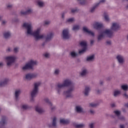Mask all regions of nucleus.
<instances>
[{
	"instance_id": "1",
	"label": "nucleus",
	"mask_w": 128,
	"mask_h": 128,
	"mask_svg": "<svg viewBox=\"0 0 128 128\" xmlns=\"http://www.w3.org/2000/svg\"><path fill=\"white\" fill-rule=\"evenodd\" d=\"M23 26L26 28V34L27 36H32L36 40H44L46 42H50L54 38V33L50 32L46 36V34H40L42 28L39 27L34 31V28L31 22H26L23 24Z\"/></svg>"
},
{
	"instance_id": "19",
	"label": "nucleus",
	"mask_w": 128,
	"mask_h": 128,
	"mask_svg": "<svg viewBox=\"0 0 128 128\" xmlns=\"http://www.w3.org/2000/svg\"><path fill=\"white\" fill-rule=\"evenodd\" d=\"M60 122L62 124H70V120L61 118L60 119Z\"/></svg>"
},
{
	"instance_id": "56",
	"label": "nucleus",
	"mask_w": 128,
	"mask_h": 128,
	"mask_svg": "<svg viewBox=\"0 0 128 128\" xmlns=\"http://www.w3.org/2000/svg\"><path fill=\"white\" fill-rule=\"evenodd\" d=\"M111 106L112 108H114V106H116V104L114 103L111 104Z\"/></svg>"
},
{
	"instance_id": "50",
	"label": "nucleus",
	"mask_w": 128,
	"mask_h": 128,
	"mask_svg": "<svg viewBox=\"0 0 128 128\" xmlns=\"http://www.w3.org/2000/svg\"><path fill=\"white\" fill-rule=\"evenodd\" d=\"M6 6L8 8H12V4H8Z\"/></svg>"
},
{
	"instance_id": "44",
	"label": "nucleus",
	"mask_w": 128,
	"mask_h": 128,
	"mask_svg": "<svg viewBox=\"0 0 128 128\" xmlns=\"http://www.w3.org/2000/svg\"><path fill=\"white\" fill-rule=\"evenodd\" d=\"M96 104L94 103H90L89 104V108H94L96 106Z\"/></svg>"
},
{
	"instance_id": "14",
	"label": "nucleus",
	"mask_w": 128,
	"mask_h": 128,
	"mask_svg": "<svg viewBox=\"0 0 128 128\" xmlns=\"http://www.w3.org/2000/svg\"><path fill=\"white\" fill-rule=\"evenodd\" d=\"M35 110L37 112H38V114H42V112H44V110L38 106H36Z\"/></svg>"
},
{
	"instance_id": "9",
	"label": "nucleus",
	"mask_w": 128,
	"mask_h": 128,
	"mask_svg": "<svg viewBox=\"0 0 128 128\" xmlns=\"http://www.w3.org/2000/svg\"><path fill=\"white\" fill-rule=\"evenodd\" d=\"M92 26L96 30H100V28H102L104 26V24L101 22H94L92 24Z\"/></svg>"
},
{
	"instance_id": "5",
	"label": "nucleus",
	"mask_w": 128,
	"mask_h": 128,
	"mask_svg": "<svg viewBox=\"0 0 128 128\" xmlns=\"http://www.w3.org/2000/svg\"><path fill=\"white\" fill-rule=\"evenodd\" d=\"M7 66H12L14 64V62L16 60V56H9L5 58Z\"/></svg>"
},
{
	"instance_id": "49",
	"label": "nucleus",
	"mask_w": 128,
	"mask_h": 128,
	"mask_svg": "<svg viewBox=\"0 0 128 128\" xmlns=\"http://www.w3.org/2000/svg\"><path fill=\"white\" fill-rule=\"evenodd\" d=\"M123 96H124V98H128V94H126V92H124L123 94Z\"/></svg>"
},
{
	"instance_id": "55",
	"label": "nucleus",
	"mask_w": 128,
	"mask_h": 128,
	"mask_svg": "<svg viewBox=\"0 0 128 128\" xmlns=\"http://www.w3.org/2000/svg\"><path fill=\"white\" fill-rule=\"evenodd\" d=\"M96 92L97 94H100L102 91L100 90H96Z\"/></svg>"
},
{
	"instance_id": "12",
	"label": "nucleus",
	"mask_w": 128,
	"mask_h": 128,
	"mask_svg": "<svg viewBox=\"0 0 128 128\" xmlns=\"http://www.w3.org/2000/svg\"><path fill=\"white\" fill-rule=\"evenodd\" d=\"M22 91L18 89L15 91V100H18L20 99V94Z\"/></svg>"
},
{
	"instance_id": "25",
	"label": "nucleus",
	"mask_w": 128,
	"mask_h": 128,
	"mask_svg": "<svg viewBox=\"0 0 128 128\" xmlns=\"http://www.w3.org/2000/svg\"><path fill=\"white\" fill-rule=\"evenodd\" d=\"M37 4L40 8H43L44 6V2L40 0L37 1Z\"/></svg>"
},
{
	"instance_id": "24",
	"label": "nucleus",
	"mask_w": 128,
	"mask_h": 128,
	"mask_svg": "<svg viewBox=\"0 0 128 128\" xmlns=\"http://www.w3.org/2000/svg\"><path fill=\"white\" fill-rule=\"evenodd\" d=\"M122 94V91L120 90H116L114 92V96L115 97L118 96Z\"/></svg>"
},
{
	"instance_id": "33",
	"label": "nucleus",
	"mask_w": 128,
	"mask_h": 128,
	"mask_svg": "<svg viewBox=\"0 0 128 128\" xmlns=\"http://www.w3.org/2000/svg\"><path fill=\"white\" fill-rule=\"evenodd\" d=\"M21 108L22 110H28V108H30V106L28 104H24L21 106Z\"/></svg>"
},
{
	"instance_id": "53",
	"label": "nucleus",
	"mask_w": 128,
	"mask_h": 128,
	"mask_svg": "<svg viewBox=\"0 0 128 128\" xmlns=\"http://www.w3.org/2000/svg\"><path fill=\"white\" fill-rule=\"evenodd\" d=\"M12 48H10V47H8V48H7V52H12Z\"/></svg>"
},
{
	"instance_id": "36",
	"label": "nucleus",
	"mask_w": 128,
	"mask_h": 128,
	"mask_svg": "<svg viewBox=\"0 0 128 128\" xmlns=\"http://www.w3.org/2000/svg\"><path fill=\"white\" fill-rule=\"evenodd\" d=\"M31 76L32 78H36L38 76V73H31Z\"/></svg>"
},
{
	"instance_id": "3",
	"label": "nucleus",
	"mask_w": 128,
	"mask_h": 128,
	"mask_svg": "<svg viewBox=\"0 0 128 128\" xmlns=\"http://www.w3.org/2000/svg\"><path fill=\"white\" fill-rule=\"evenodd\" d=\"M72 80L70 79H65L62 83H58L56 86V91L57 94H62V88H66L67 86H70L72 85Z\"/></svg>"
},
{
	"instance_id": "64",
	"label": "nucleus",
	"mask_w": 128,
	"mask_h": 128,
	"mask_svg": "<svg viewBox=\"0 0 128 128\" xmlns=\"http://www.w3.org/2000/svg\"><path fill=\"white\" fill-rule=\"evenodd\" d=\"M0 65L2 66V63L0 64Z\"/></svg>"
},
{
	"instance_id": "17",
	"label": "nucleus",
	"mask_w": 128,
	"mask_h": 128,
	"mask_svg": "<svg viewBox=\"0 0 128 128\" xmlns=\"http://www.w3.org/2000/svg\"><path fill=\"white\" fill-rule=\"evenodd\" d=\"M88 74V69L83 68L80 72V75L81 76H84Z\"/></svg>"
},
{
	"instance_id": "39",
	"label": "nucleus",
	"mask_w": 128,
	"mask_h": 128,
	"mask_svg": "<svg viewBox=\"0 0 128 128\" xmlns=\"http://www.w3.org/2000/svg\"><path fill=\"white\" fill-rule=\"evenodd\" d=\"M44 58H50V53L46 52L44 54Z\"/></svg>"
},
{
	"instance_id": "60",
	"label": "nucleus",
	"mask_w": 128,
	"mask_h": 128,
	"mask_svg": "<svg viewBox=\"0 0 128 128\" xmlns=\"http://www.w3.org/2000/svg\"><path fill=\"white\" fill-rule=\"evenodd\" d=\"M106 2V0H101L100 2Z\"/></svg>"
},
{
	"instance_id": "28",
	"label": "nucleus",
	"mask_w": 128,
	"mask_h": 128,
	"mask_svg": "<svg viewBox=\"0 0 128 128\" xmlns=\"http://www.w3.org/2000/svg\"><path fill=\"white\" fill-rule=\"evenodd\" d=\"M44 101L46 104H48V106H52V103L51 102L50 100L48 99V98H46L44 99Z\"/></svg>"
},
{
	"instance_id": "7",
	"label": "nucleus",
	"mask_w": 128,
	"mask_h": 128,
	"mask_svg": "<svg viewBox=\"0 0 128 128\" xmlns=\"http://www.w3.org/2000/svg\"><path fill=\"white\" fill-rule=\"evenodd\" d=\"M80 45L83 48L81 50H79L78 53L80 54H82L86 52V46H87L86 42V41L81 42H80Z\"/></svg>"
},
{
	"instance_id": "46",
	"label": "nucleus",
	"mask_w": 128,
	"mask_h": 128,
	"mask_svg": "<svg viewBox=\"0 0 128 128\" xmlns=\"http://www.w3.org/2000/svg\"><path fill=\"white\" fill-rule=\"evenodd\" d=\"M20 50V48H18V47H15L14 48V52H18V50Z\"/></svg>"
},
{
	"instance_id": "31",
	"label": "nucleus",
	"mask_w": 128,
	"mask_h": 128,
	"mask_svg": "<svg viewBox=\"0 0 128 128\" xmlns=\"http://www.w3.org/2000/svg\"><path fill=\"white\" fill-rule=\"evenodd\" d=\"M32 12V8H28L26 9V14H30Z\"/></svg>"
},
{
	"instance_id": "52",
	"label": "nucleus",
	"mask_w": 128,
	"mask_h": 128,
	"mask_svg": "<svg viewBox=\"0 0 128 128\" xmlns=\"http://www.w3.org/2000/svg\"><path fill=\"white\" fill-rule=\"evenodd\" d=\"M71 12H72L74 13V12H76V8H72L71 10Z\"/></svg>"
},
{
	"instance_id": "47",
	"label": "nucleus",
	"mask_w": 128,
	"mask_h": 128,
	"mask_svg": "<svg viewBox=\"0 0 128 128\" xmlns=\"http://www.w3.org/2000/svg\"><path fill=\"white\" fill-rule=\"evenodd\" d=\"M78 2H80V4H86V1L84 0H78Z\"/></svg>"
},
{
	"instance_id": "40",
	"label": "nucleus",
	"mask_w": 128,
	"mask_h": 128,
	"mask_svg": "<svg viewBox=\"0 0 128 128\" xmlns=\"http://www.w3.org/2000/svg\"><path fill=\"white\" fill-rule=\"evenodd\" d=\"M114 114H115L116 116H120V111L118 110H116L114 111Z\"/></svg>"
},
{
	"instance_id": "13",
	"label": "nucleus",
	"mask_w": 128,
	"mask_h": 128,
	"mask_svg": "<svg viewBox=\"0 0 128 128\" xmlns=\"http://www.w3.org/2000/svg\"><path fill=\"white\" fill-rule=\"evenodd\" d=\"M22 70H32V65L30 64V62H27L24 66H23Z\"/></svg>"
},
{
	"instance_id": "57",
	"label": "nucleus",
	"mask_w": 128,
	"mask_h": 128,
	"mask_svg": "<svg viewBox=\"0 0 128 128\" xmlns=\"http://www.w3.org/2000/svg\"><path fill=\"white\" fill-rule=\"evenodd\" d=\"M120 128H124V125L120 124Z\"/></svg>"
},
{
	"instance_id": "27",
	"label": "nucleus",
	"mask_w": 128,
	"mask_h": 128,
	"mask_svg": "<svg viewBox=\"0 0 128 128\" xmlns=\"http://www.w3.org/2000/svg\"><path fill=\"white\" fill-rule=\"evenodd\" d=\"M8 79H4L1 82V86H4L8 84Z\"/></svg>"
},
{
	"instance_id": "10",
	"label": "nucleus",
	"mask_w": 128,
	"mask_h": 128,
	"mask_svg": "<svg viewBox=\"0 0 128 128\" xmlns=\"http://www.w3.org/2000/svg\"><path fill=\"white\" fill-rule=\"evenodd\" d=\"M116 58L120 64H124V56L118 54L116 56Z\"/></svg>"
},
{
	"instance_id": "8",
	"label": "nucleus",
	"mask_w": 128,
	"mask_h": 128,
	"mask_svg": "<svg viewBox=\"0 0 128 128\" xmlns=\"http://www.w3.org/2000/svg\"><path fill=\"white\" fill-rule=\"evenodd\" d=\"M62 38L64 40H68L70 38V31L68 29H64L62 33Z\"/></svg>"
},
{
	"instance_id": "58",
	"label": "nucleus",
	"mask_w": 128,
	"mask_h": 128,
	"mask_svg": "<svg viewBox=\"0 0 128 128\" xmlns=\"http://www.w3.org/2000/svg\"><path fill=\"white\" fill-rule=\"evenodd\" d=\"M94 40H90V44H94Z\"/></svg>"
},
{
	"instance_id": "38",
	"label": "nucleus",
	"mask_w": 128,
	"mask_h": 128,
	"mask_svg": "<svg viewBox=\"0 0 128 128\" xmlns=\"http://www.w3.org/2000/svg\"><path fill=\"white\" fill-rule=\"evenodd\" d=\"M20 16H26V10H21L20 12Z\"/></svg>"
},
{
	"instance_id": "26",
	"label": "nucleus",
	"mask_w": 128,
	"mask_h": 128,
	"mask_svg": "<svg viewBox=\"0 0 128 128\" xmlns=\"http://www.w3.org/2000/svg\"><path fill=\"white\" fill-rule=\"evenodd\" d=\"M104 18L105 20V22H110V17L108 16V14L106 13L104 14Z\"/></svg>"
},
{
	"instance_id": "21",
	"label": "nucleus",
	"mask_w": 128,
	"mask_h": 128,
	"mask_svg": "<svg viewBox=\"0 0 128 128\" xmlns=\"http://www.w3.org/2000/svg\"><path fill=\"white\" fill-rule=\"evenodd\" d=\"M75 110L76 112H84V108L80 106H76Z\"/></svg>"
},
{
	"instance_id": "20",
	"label": "nucleus",
	"mask_w": 128,
	"mask_h": 128,
	"mask_svg": "<svg viewBox=\"0 0 128 128\" xmlns=\"http://www.w3.org/2000/svg\"><path fill=\"white\" fill-rule=\"evenodd\" d=\"M3 35L5 38H8L12 36V32L10 31H6L4 33Z\"/></svg>"
},
{
	"instance_id": "48",
	"label": "nucleus",
	"mask_w": 128,
	"mask_h": 128,
	"mask_svg": "<svg viewBox=\"0 0 128 128\" xmlns=\"http://www.w3.org/2000/svg\"><path fill=\"white\" fill-rule=\"evenodd\" d=\"M89 126L90 128H94V124L91 123L89 124Z\"/></svg>"
},
{
	"instance_id": "6",
	"label": "nucleus",
	"mask_w": 128,
	"mask_h": 128,
	"mask_svg": "<svg viewBox=\"0 0 128 128\" xmlns=\"http://www.w3.org/2000/svg\"><path fill=\"white\" fill-rule=\"evenodd\" d=\"M74 90V88L70 87L68 90H65L63 92V96H64L66 98H72V90Z\"/></svg>"
},
{
	"instance_id": "32",
	"label": "nucleus",
	"mask_w": 128,
	"mask_h": 128,
	"mask_svg": "<svg viewBox=\"0 0 128 128\" xmlns=\"http://www.w3.org/2000/svg\"><path fill=\"white\" fill-rule=\"evenodd\" d=\"M52 125L53 126H56V117L53 118Z\"/></svg>"
},
{
	"instance_id": "59",
	"label": "nucleus",
	"mask_w": 128,
	"mask_h": 128,
	"mask_svg": "<svg viewBox=\"0 0 128 128\" xmlns=\"http://www.w3.org/2000/svg\"><path fill=\"white\" fill-rule=\"evenodd\" d=\"M106 44H110V41H107Z\"/></svg>"
},
{
	"instance_id": "16",
	"label": "nucleus",
	"mask_w": 128,
	"mask_h": 128,
	"mask_svg": "<svg viewBox=\"0 0 128 128\" xmlns=\"http://www.w3.org/2000/svg\"><path fill=\"white\" fill-rule=\"evenodd\" d=\"M86 60L88 62H94V55H90L87 56Z\"/></svg>"
},
{
	"instance_id": "30",
	"label": "nucleus",
	"mask_w": 128,
	"mask_h": 128,
	"mask_svg": "<svg viewBox=\"0 0 128 128\" xmlns=\"http://www.w3.org/2000/svg\"><path fill=\"white\" fill-rule=\"evenodd\" d=\"M25 78L26 80H32V74L31 73H29L26 74Z\"/></svg>"
},
{
	"instance_id": "42",
	"label": "nucleus",
	"mask_w": 128,
	"mask_h": 128,
	"mask_svg": "<svg viewBox=\"0 0 128 128\" xmlns=\"http://www.w3.org/2000/svg\"><path fill=\"white\" fill-rule=\"evenodd\" d=\"M74 22V18H70L66 20V22Z\"/></svg>"
},
{
	"instance_id": "43",
	"label": "nucleus",
	"mask_w": 128,
	"mask_h": 128,
	"mask_svg": "<svg viewBox=\"0 0 128 128\" xmlns=\"http://www.w3.org/2000/svg\"><path fill=\"white\" fill-rule=\"evenodd\" d=\"M50 24V21L46 20L44 21V26H48Z\"/></svg>"
},
{
	"instance_id": "54",
	"label": "nucleus",
	"mask_w": 128,
	"mask_h": 128,
	"mask_svg": "<svg viewBox=\"0 0 128 128\" xmlns=\"http://www.w3.org/2000/svg\"><path fill=\"white\" fill-rule=\"evenodd\" d=\"M90 113L91 114H94V111L92 110H90Z\"/></svg>"
},
{
	"instance_id": "22",
	"label": "nucleus",
	"mask_w": 128,
	"mask_h": 128,
	"mask_svg": "<svg viewBox=\"0 0 128 128\" xmlns=\"http://www.w3.org/2000/svg\"><path fill=\"white\" fill-rule=\"evenodd\" d=\"M69 54L70 56L73 58H76V56H78V52L74 50L71 51Z\"/></svg>"
},
{
	"instance_id": "45",
	"label": "nucleus",
	"mask_w": 128,
	"mask_h": 128,
	"mask_svg": "<svg viewBox=\"0 0 128 128\" xmlns=\"http://www.w3.org/2000/svg\"><path fill=\"white\" fill-rule=\"evenodd\" d=\"M50 106L51 110H56V106L52 105V106Z\"/></svg>"
},
{
	"instance_id": "63",
	"label": "nucleus",
	"mask_w": 128,
	"mask_h": 128,
	"mask_svg": "<svg viewBox=\"0 0 128 128\" xmlns=\"http://www.w3.org/2000/svg\"><path fill=\"white\" fill-rule=\"evenodd\" d=\"M104 84V82H100V84Z\"/></svg>"
},
{
	"instance_id": "61",
	"label": "nucleus",
	"mask_w": 128,
	"mask_h": 128,
	"mask_svg": "<svg viewBox=\"0 0 128 128\" xmlns=\"http://www.w3.org/2000/svg\"><path fill=\"white\" fill-rule=\"evenodd\" d=\"M62 18H64V14H62Z\"/></svg>"
},
{
	"instance_id": "41",
	"label": "nucleus",
	"mask_w": 128,
	"mask_h": 128,
	"mask_svg": "<svg viewBox=\"0 0 128 128\" xmlns=\"http://www.w3.org/2000/svg\"><path fill=\"white\" fill-rule=\"evenodd\" d=\"M98 6V4H96L94 6H93L92 8H91V12H93L94 11V10H96V6Z\"/></svg>"
},
{
	"instance_id": "51",
	"label": "nucleus",
	"mask_w": 128,
	"mask_h": 128,
	"mask_svg": "<svg viewBox=\"0 0 128 128\" xmlns=\"http://www.w3.org/2000/svg\"><path fill=\"white\" fill-rule=\"evenodd\" d=\"M2 26H4V24H6V20H2Z\"/></svg>"
},
{
	"instance_id": "2",
	"label": "nucleus",
	"mask_w": 128,
	"mask_h": 128,
	"mask_svg": "<svg viewBox=\"0 0 128 128\" xmlns=\"http://www.w3.org/2000/svg\"><path fill=\"white\" fill-rule=\"evenodd\" d=\"M120 28V26L118 23L112 22L110 29H104L100 32L98 36V40H102L104 38H112V31L118 30Z\"/></svg>"
},
{
	"instance_id": "29",
	"label": "nucleus",
	"mask_w": 128,
	"mask_h": 128,
	"mask_svg": "<svg viewBox=\"0 0 128 128\" xmlns=\"http://www.w3.org/2000/svg\"><path fill=\"white\" fill-rule=\"evenodd\" d=\"M122 90H124V92H127L128 90V84H122L121 86Z\"/></svg>"
},
{
	"instance_id": "18",
	"label": "nucleus",
	"mask_w": 128,
	"mask_h": 128,
	"mask_svg": "<svg viewBox=\"0 0 128 128\" xmlns=\"http://www.w3.org/2000/svg\"><path fill=\"white\" fill-rule=\"evenodd\" d=\"M90 90V86H86L84 91V96H88Z\"/></svg>"
},
{
	"instance_id": "34",
	"label": "nucleus",
	"mask_w": 128,
	"mask_h": 128,
	"mask_svg": "<svg viewBox=\"0 0 128 128\" xmlns=\"http://www.w3.org/2000/svg\"><path fill=\"white\" fill-rule=\"evenodd\" d=\"M60 69H55L54 70V74H55V76H58L60 74Z\"/></svg>"
},
{
	"instance_id": "4",
	"label": "nucleus",
	"mask_w": 128,
	"mask_h": 128,
	"mask_svg": "<svg viewBox=\"0 0 128 128\" xmlns=\"http://www.w3.org/2000/svg\"><path fill=\"white\" fill-rule=\"evenodd\" d=\"M40 84H42V82H40L34 84V88L30 92V96L32 98L30 100V102H34V98L36 97V96L38 94V86H40Z\"/></svg>"
},
{
	"instance_id": "37",
	"label": "nucleus",
	"mask_w": 128,
	"mask_h": 128,
	"mask_svg": "<svg viewBox=\"0 0 128 128\" xmlns=\"http://www.w3.org/2000/svg\"><path fill=\"white\" fill-rule=\"evenodd\" d=\"M76 128H82L84 127V124H76L75 125Z\"/></svg>"
},
{
	"instance_id": "23",
	"label": "nucleus",
	"mask_w": 128,
	"mask_h": 128,
	"mask_svg": "<svg viewBox=\"0 0 128 128\" xmlns=\"http://www.w3.org/2000/svg\"><path fill=\"white\" fill-rule=\"evenodd\" d=\"M28 62L31 65L32 68H34V66H36V64H38V62L36 60H30Z\"/></svg>"
},
{
	"instance_id": "11",
	"label": "nucleus",
	"mask_w": 128,
	"mask_h": 128,
	"mask_svg": "<svg viewBox=\"0 0 128 128\" xmlns=\"http://www.w3.org/2000/svg\"><path fill=\"white\" fill-rule=\"evenodd\" d=\"M83 32L86 34H89V36H94V33L90 30L86 26L83 27Z\"/></svg>"
},
{
	"instance_id": "62",
	"label": "nucleus",
	"mask_w": 128,
	"mask_h": 128,
	"mask_svg": "<svg viewBox=\"0 0 128 128\" xmlns=\"http://www.w3.org/2000/svg\"><path fill=\"white\" fill-rule=\"evenodd\" d=\"M120 120H124V117L122 116L121 118H120Z\"/></svg>"
},
{
	"instance_id": "15",
	"label": "nucleus",
	"mask_w": 128,
	"mask_h": 128,
	"mask_svg": "<svg viewBox=\"0 0 128 128\" xmlns=\"http://www.w3.org/2000/svg\"><path fill=\"white\" fill-rule=\"evenodd\" d=\"M8 124V119H6V118L2 116V118L0 122L1 126H5V124Z\"/></svg>"
},
{
	"instance_id": "35",
	"label": "nucleus",
	"mask_w": 128,
	"mask_h": 128,
	"mask_svg": "<svg viewBox=\"0 0 128 128\" xmlns=\"http://www.w3.org/2000/svg\"><path fill=\"white\" fill-rule=\"evenodd\" d=\"M80 30V26L78 25H75L74 26L72 30H74V32L76 30Z\"/></svg>"
}]
</instances>
